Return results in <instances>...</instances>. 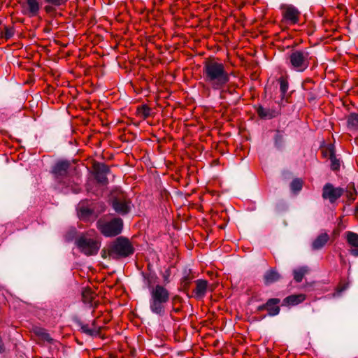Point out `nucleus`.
Here are the masks:
<instances>
[{
    "instance_id": "obj_1",
    "label": "nucleus",
    "mask_w": 358,
    "mask_h": 358,
    "mask_svg": "<svg viewBox=\"0 0 358 358\" xmlns=\"http://www.w3.org/2000/svg\"><path fill=\"white\" fill-rule=\"evenodd\" d=\"M144 282L150 292V309L157 315L165 313V306L170 299V292L164 285L158 283L159 278L154 273L144 274Z\"/></svg>"
},
{
    "instance_id": "obj_2",
    "label": "nucleus",
    "mask_w": 358,
    "mask_h": 358,
    "mask_svg": "<svg viewBox=\"0 0 358 358\" xmlns=\"http://www.w3.org/2000/svg\"><path fill=\"white\" fill-rule=\"evenodd\" d=\"M203 78L213 90H220L229 82L230 74L222 63L210 59L203 63Z\"/></svg>"
},
{
    "instance_id": "obj_3",
    "label": "nucleus",
    "mask_w": 358,
    "mask_h": 358,
    "mask_svg": "<svg viewBox=\"0 0 358 358\" xmlns=\"http://www.w3.org/2000/svg\"><path fill=\"white\" fill-rule=\"evenodd\" d=\"M79 250L87 256L95 255L101 247V242L96 238L91 237L89 234H82L76 241Z\"/></svg>"
},
{
    "instance_id": "obj_4",
    "label": "nucleus",
    "mask_w": 358,
    "mask_h": 358,
    "mask_svg": "<svg viewBox=\"0 0 358 358\" xmlns=\"http://www.w3.org/2000/svg\"><path fill=\"white\" fill-rule=\"evenodd\" d=\"M133 253L134 248L127 238L119 237L110 245L112 259L127 257Z\"/></svg>"
},
{
    "instance_id": "obj_5",
    "label": "nucleus",
    "mask_w": 358,
    "mask_h": 358,
    "mask_svg": "<svg viewBox=\"0 0 358 358\" xmlns=\"http://www.w3.org/2000/svg\"><path fill=\"white\" fill-rule=\"evenodd\" d=\"M96 227L103 236L106 237L115 236L121 233L123 222L120 218H114L109 222L99 220L96 222Z\"/></svg>"
},
{
    "instance_id": "obj_6",
    "label": "nucleus",
    "mask_w": 358,
    "mask_h": 358,
    "mask_svg": "<svg viewBox=\"0 0 358 358\" xmlns=\"http://www.w3.org/2000/svg\"><path fill=\"white\" fill-rule=\"evenodd\" d=\"M112 206L115 211L120 215H125L131 210V201L127 195L121 190L112 193Z\"/></svg>"
},
{
    "instance_id": "obj_7",
    "label": "nucleus",
    "mask_w": 358,
    "mask_h": 358,
    "mask_svg": "<svg viewBox=\"0 0 358 358\" xmlns=\"http://www.w3.org/2000/svg\"><path fill=\"white\" fill-rule=\"evenodd\" d=\"M309 55L306 51H295L289 56L292 67L297 71H303L309 65Z\"/></svg>"
},
{
    "instance_id": "obj_8",
    "label": "nucleus",
    "mask_w": 358,
    "mask_h": 358,
    "mask_svg": "<svg viewBox=\"0 0 358 358\" xmlns=\"http://www.w3.org/2000/svg\"><path fill=\"white\" fill-rule=\"evenodd\" d=\"M344 193V189L336 187L331 183L324 185L322 189V198L331 203H335Z\"/></svg>"
},
{
    "instance_id": "obj_9",
    "label": "nucleus",
    "mask_w": 358,
    "mask_h": 358,
    "mask_svg": "<svg viewBox=\"0 0 358 358\" xmlns=\"http://www.w3.org/2000/svg\"><path fill=\"white\" fill-rule=\"evenodd\" d=\"M41 6L39 0H27L22 5V13L29 17L38 15Z\"/></svg>"
},
{
    "instance_id": "obj_10",
    "label": "nucleus",
    "mask_w": 358,
    "mask_h": 358,
    "mask_svg": "<svg viewBox=\"0 0 358 358\" xmlns=\"http://www.w3.org/2000/svg\"><path fill=\"white\" fill-rule=\"evenodd\" d=\"M96 322L97 321L94 320L91 324L83 322H79L78 324L83 333L90 336H97L100 334L101 327L97 325Z\"/></svg>"
},
{
    "instance_id": "obj_11",
    "label": "nucleus",
    "mask_w": 358,
    "mask_h": 358,
    "mask_svg": "<svg viewBox=\"0 0 358 358\" xmlns=\"http://www.w3.org/2000/svg\"><path fill=\"white\" fill-rule=\"evenodd\" d=\"M70 164L66 161H60L58 162L52 169V173L55 175V178L59 179L62 177L66 176L68 173V170L69 168Z\"/></svg>"
},
{
    "instance_id": "obj_12",
    "label": "nucleus",
    "mask_w": 358,
    "mask_h": 358,
    "mask_svg": "<svg viewBox=\"0 0 358 358\" xmlns=\"http://www.w3.org/2000/svg\"><path fill=\"white\" fill-rule=\"evenodd\" d=\"M108 172L109 168L106 165L103 164H99L96 169V180L103 185L107 184L108 179L106 176Z\"/></svg>"
},
{
    "instance_id": "obj_13",
    "label": "nucleus",
    "mask_w": 358,
    "mask_h": 358,
    "mask_svg": "<svg viewBox=\"0 0 358 358\" xmlns=\"http://www.w3.org/2000/svg\"><path fill=\"white\" fill-rule=\"evenodd\" d=\"M46 5L44 6V10L48 14L56 11L57 7L66 5L69 0H43Z\"/></svg>"
},
{
    "instance_id": "obj_14",
    "label": "nucleus",
    "mask_w": 358,
    "mask_h": 358,
    "mask_svg": "<svg viewBox=\"0 0 358 358\" xmlns=\"http://www.w3.org/2000/svg\"><path fill=\"white\" fill-rule=\"evenodd\" d=\"M196 287L194 290L195 297L196 299H202L206 295L208 288V281L205 280H197L196 282Z\"/></svg>"
},
{
    "instance_id": "obj_15",
    "label": "nucleus",
    "mask_w": 358,
    "mask_h": 358,
    "mask_svg": "<svg viewBox=\"0 0 358 358\" xmlns=\"http://www.w3.org/2000/svg\"><path fill=\"white\" fill-rule=\"evenodd\" d=\"M280 299L273 298L270 299L266 303V310L268 311V315L275 316L277 315L280 312V307L278 306Z\"/></svg>"
},
{
    "instance_id": "obj_16",
    "label": "nucleus",
    "mask_w": 358,
    "mask_h": 358,
    "mask_svg": "<svg viewBox=\"0 0 358 358\" xmlns=\"http://www.w3.org/2000/svg\"><path fill=\"white\" fill-rule=\"evenodd\" d=\"M299 15V11L293 6H287L283 13L284 18L293 24L298 22Z\"/></svg>"
},
{
    "instance_id": "obj_17",
    "label": "nucleus",
    "mask_w": 358,
    "mask_h": 358,
    "mask_svg": "<svg viewBox=\"0 0 358 358\" xmlns=\"http://www.w3.org/2000/svg\"><path fill=\"white\" fill-rule=\"evenodd\" d=\"M329 241V236L326 232L319 234L315 238V250L323 248Z\"/></svg>"
},
{
    "instance_id": "obj_18",
    "label": "nucleus",
    "mask_w": 358,
    "mask_h": 358,
    "mask_svg": "<svg viewBox=\"0 0 358 358\" xmlns=\"http://www.w3.org/2000/svg\"><path fill=\"white\" fill-rule=\"evenodd\" d=\"M280 275L274 269L267 271L264 275V281L266 285H270L278 281Z\"/></svg>"
},
{
    "instance_id": "obj_19",
    "label": "nucleus",
    "mask_w": 358,
    "mask_h": 358,
    "mask_svg": "<svg viewBox=\"0 0 358 358\" xmlns=\"http://www.w3.org/2000/svg\"><path fill=\"white\" fill-rule=\"evenodd\" d=\"M305 296L303 294H294L285 299V302L289 305L294 306L303 301Z\"/></svg>"
},
{
    "instance_id": "obj_20",
    "label": "nucleus",
    "mask_w": 358,
    "mask_h": 358,
    "mask_svg": "<svg viewBox=\"0 0 358 358\" xmlns=\"http://www.w3.org/2000/svg\"><path fill=\"white\" fill-rule=\"evenodd\" d=\"M310 272V269L307 268V267H300L296 268L293 271L294 279L295 281L299 282L303 280L304 275Z\"/></svg>"
},
{
    "instance_id": "obj_21",
    "label": "nucleus",
    "mask_w": 358,
    "mask_h": 358,
    "mask_svg": "<svg viewBox=\"0 0 358 358\" xmlns=\"http://www.w3.org/2000/svg\"><path fill=\"white\" fill-rule=\"evenodd\" d=\"M322 155L324 157L329 159L335 155L334 145L331 143L324 145L320 148Z\"/></svg>"
},
{
    "instance_id": "obj_22",
    "label": "nucleus",
    "mask_w": 358,
    "mask_h": 358,
    "mask_svg": "<svg viewBox=\"0 0 358 358\" xmlns=\"http://www.w3.org/2000/svg\"><path fill=\"white\" fill-rule=\"evenodd\" d=\"M83 302L91 303L95 297V294L90 288H85L82 293Z\"/></svg>"
},
{
    "instance_id": "obj_23",
    "label": "nucleus",
    "mask_w": 358,
    "mask_h": 358,
    "mask_svg": "<svg viewBox=\"0 0 358 358\" xmlns=\"http://www.w3.org/2000/svg\"><path fill=\"white\" fill-rule=\"evenodd\" d=\"M345 234L348 243L352 247H358V234L352 231H348Z\"/></svg>"
},
{
    "instance_id": "obj_24",
    "label": "nucleus",
    "mask_w": 358,
    "mask_h": 358,
    "mask_svg": "<svg viewBox=\"0 0 358 358\" xmlns=\"http://www.w3.org/2000/svg\"><path fill=\"white\" fill-rule=\"evenodd\" d=\"M348 126L351 129H358V114L351 113L348 119Z\"/></svg>"
},
{
    "instance_id": "obj_25",
    "label": "nucleus",
    "mask_w": 358,
    "mask_h": 358,
    "mask_svg": "<svg viewBox=\"0 0 358 358\" xmlns=\"http://www.w3.org/2000/svg\"><path fill=\"white\" fill-rule=\"evenodd\" d=\"M302 186H303V181L299 178H296V179L293 180L290 184L291 189L294 193L299 192L301 189Z\"/></svg>"
},
{
    "instance_id": "obj_26",
    "label": "nucleus",
    "mask_w": 358,
    "mask_h": 358,
    "mask_svg": "<svg viewBox=\"0 0 358 358\" xmlns=\"http://www.w3.org/2000/svg\"><path fill=\"white\" fill-rule=\"evenodd\" d=\"M257 113L259 117L262 118L270 119L273 117L272 113L268 109L264 108L262 106H259L257 109Z\"/></svg>"
},
{
    "instance_id": "obj_27",
    "label": "nucleus",
    "mask_w": 358,
    "mask_h": 358,
    "mask_svg": "<svg viewBox=\"0 0 358 358\" xmlns=\"http://www.w3.org/2000/svg\"><path fill=\"white\" fill-rule=\"evenodd\" d=\"M151 109L145 105L141 106L138 108V114L143 118L150 115Z\"/></svg>"
},
{
    "instance_id": "obj_28",
    "label": "nucleus",
    "mask_w": 358,
    "mask_h": 358,
    "mask_svg": "<svg viewBox=\"0 0 358 358\" xmlns=\"http://www.w3.org/2000/svg\"><path fill=\"white\" fill-rule=\"evenodd\" d=\"M331 161V169L334 171H337L340 169V161L336 159L335 155L329 158Z\"/></svg>"
},
{
    "instance_id": "obj_29",
    "label": "nucleus",
    "mask_w": 358,
    "mask_h": 358,
    "mask_svg": "<svg viewBox=\"0 0 358 358\" xmlns=\"http://www.w3.org/2000/svg\"><path fill=\"white\" fill-rule=\"evenodd\" d=\"M280 89L283 95L287 92L288 90V83L285 79L282 78L280 79Z\"/></svg>"
},
{
    "instance_id": "obj_30",
    "label": "nucleus",
    "mask_w": 358,
    "mask_h": 358,
    "mask_svg": "<svg viewBox=\"0 0 358 358\" xmlns=\"http://www.w3.org/2000/svg\"><path fill=\"white\" fill-rule=\"evenodd\" d=\"M14 29L13 27H6L4 28L3 37L8 40L14 35Z\"/></svg>"
},
{
    "instance_id": "obj_31",
    "label": "nucleus",
    "mask_w": 358,
    "mask_h": 358,
    "mask_svg": "<svg viewBox=\"0 0 358 358\" xmlns=\"http://www.w3.org/2000/svg\"><path fill=\"white\" fill-rule=\"evenodd\" d=\"M356 193V189L354 187L350 189L346 192V196L348 197L350 201H353L355 200Z\"/></svg>"
},
{
    "instance_id": "obj_32",
    "label": "nucleus",
    "mask_w": 358,
    "mask_h": 358,
    "mask_svg": "<svg viewBox=\"0 0 358 358\" xmlns=\"http://www.w3.org/2000/svg\"><path fill=\"white\" fill-rule=\"evenodd\" d=\"M91 214L90 210L86 208H80L78 211V215L80 217H85Z\"/></svg>"
},
{
    "instance_id": "obj_33",
    "label": "nucleus",
    "mask_w": 358,
    "mask_h": 358,
    "mask_svg": "<svg viewBox=\"0 0 358 358\" xmlns=\"http://www.w3.org/2000/svg\"><path fill=\"white\" fill-rule=\"evenodd\" d=\"M101 257L103 259L110 258L112 259V255H110V245L108 248V249H103L101 251Z\"/></svg>"
},
{
    "instance_id": "obj_34",
    "label": "nucleus",
    "mask_w": 358,
    "mask_h": 358,
    "mask_svg": "<svg viewBox=\"0 0 358 358\" xmlns=\"http://www.w3.org/2000/svg\"><path fill=\"white\" fill-rule=\"evenodd\" d=\"M171 275V271L169 269H166L164 273L162 274V278L164 284H168L170 282L169 277Z\"/></svg>"
},
{
    "instance_id": "obj_35",
    "label": "nucleus",
    "mask_w": 358,
    "mask_h": 358,
    "mask_svg": "<svg viewBox=\"0 0 358 358\" xmlns=\"http://www.w3.org/2000/svg\"><path fill=\"white\" fill-rule=\"evenodd\" d=\"M37 334L40 335L44 340H46L48 341H51L52 338H50V336L49 334L46 333L43 330H39Z\"/></svg>"
},
{
    "instance_id": "obj_36",
    "label": "nucleus",
    "mask_w": 358,
    "mask_h": 358,
    "mask_svg": "<svg viewBox=\"0 0 358 358\" xmlns=\"http://www.w3.org/2000/svg\"><path fill=\"white\" fill-rule=\"evenodd\" d=\"M354 249L350 250V254L355 257H358V247H354Z\"/></svg>"
},
{
    "instance_id": "obj_37",
    "label": "nucleus",
    "mask_w": 358,
    "mask_h": 358,
    "mask_svg": "<svg viewBox=\"0 0 358 358\" xmlns=\"http://www.w3.org/2000/svg\"><path fill=\"white\" fill-rule=\"evenodd\" d=\"M5 351V346L3 342L2 338L0 336V353H2Z\"/></svg>"
},
{
    "instance_id": "obj_38",
    "label": "nucleus",
    "mask_w": 358,
    "mask_h": 358,
    "mask_svg": "<svg viewBox=\"0 0 358 358\" xmlns=\"http://www.w3.org/2000/svg\"><path fill=\"white\" fill-rule=\"evenodd\" d=\"M266 303L265 304H263V305H261L259 306H258L257 308V310L258 311H262L264 310H266Z\"/></svg>"
},
{
    "instance_id": "obj_39",
    "label": "nucleus",
    "mask_w": 358,
    "mask_h": 358,
    "mask_svg": "<svg viewBox=\"0 0 358 358\" xmlns=\"http://www.w3.org/2000/svg\"><path fill=\"white\" fill-rule=\"evenodd\" d=\"M310 82V80H306L304 83H303V86L305 87V85H306L307 83H309Z\"/></svg>"
},
{
    "instance_id": "obj_40",
    "label": "nucleus",
    "mask_w": 358,
    "mask_h": 358,
    "mask_svg": "<svg viewBox=\"0 0 358 358\" xmlns=\"http://www.w3.org/2000/svg\"><path fill=\"white\" fill-rule=\"evenodd\" d=\"M315 286L317 287V289H318V287L320 286V284L319 283H317L316 285L315 284Z\"/></svg>"
},
{
    "instance_id": "obj_41",
    "label": "nucleus",
    "mask_w": 358,
    "mask_h": 358,
    "mask_svg": "<svg viewBox=\"0 0 358 358\" xmlns=\"http://www.w3.org/2000/svg\"><path fill=\"white\" fill-rule=\"evenodd\" d=\"M357 209H358V206H357Z\"/></svg>"
}]
</instances>
